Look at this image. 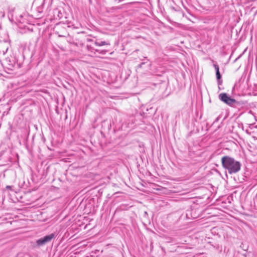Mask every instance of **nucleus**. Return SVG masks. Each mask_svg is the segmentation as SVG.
<instances>
[{
	"mask_svg": "<svg viewBox=\"0 0 257 257\" xmlns=\"http://www.w3.org/2000/svg\"><path fill=\"white\" fill-rule=\"evenodd\" d=\"M216 77L217 79H220L221 78V75L220 74L219 71H217L216 72Z\"/></svg>",
	"mask_w": 257,
	"mask_h": 257,
	"instance_id": "obj_5",
	"label": "nucleus"
},
{
	"mask_svg": "<svg viewBox=\"0 0 257 257\" xmlns=\"http://www.w3.org/2000/svg\"><path fill=\"white\" fill-rule=\"evenodd\" d=\"M108 44L105 41H101V42H95V45L97 46H103V45H108Z\"/></svg>",
	"mask_w": 257,
	"mask_h": 257,
	"instance_id": "obj_4",
	"label": "nucleus"
},
{
	"mask_svg": "<svg viewBox=\"0 0 257 257\" xmlns=\"http://www.w3.org/2000/svg\"><path fill=\"white\" fill-rule=\"evenodd\" d=\"M223 167L227 169L229 174L235 173L240 169L241 165L238 161L229 156H224L221 158Z\"/></svg>",
	"mask_w": 257,
	"mask_h": 257,
	"instance_id": "obj_1",
	"label": "nucleus"
},
{
	"mask_svg": "<svg viewBox=\"0 0 257 257\" xmlns=\"http://www.w3.org/2000/svg\"><path fill=\"white\" fill-rule=\"evenodd\" d=\"M219 97L221 101L230 106H232L234 103L236 102L235 99L230 98L225 93H220L219 95Z\"/></svg>",
	"mask_w": 257,
	"mask_h": 257,
	"instance_id": "obj_2",
	"label": "nucleus"
},
{
	"mask_svg": "<svg viewBox=\"0 0 257 257\" xmlns=\"http://www.w3.org/2000/svg\"><path fill=\"white\" fill-rule=\"evenodd\" d=\"M54 234L53 233L45 236L43 238L37 240V243L40 246L45 244L46 243L50 242L54 237Z\"/></svg>",
	"mask_w": 257,
	"mask_h": 257,
	"instance_id": "obj_3",
	"label": "nucleus"
},
{
	"mask_svg": "<svg viewBox=\"0 0 257 257\" xmlns=\"http://www.w3.org/2000/svg\"><path fill=\"white\" fill-rule=\"evenodd\" d=\"M214 67L215 69L216 70V72H217V71H219V66L217 65L214 64Z\"/></svg>",
	"mask_w": 257,
	"mask_h": 257,
	"instance_id": "obj_6",
	"label": "nucleus"
}]
</instances>
